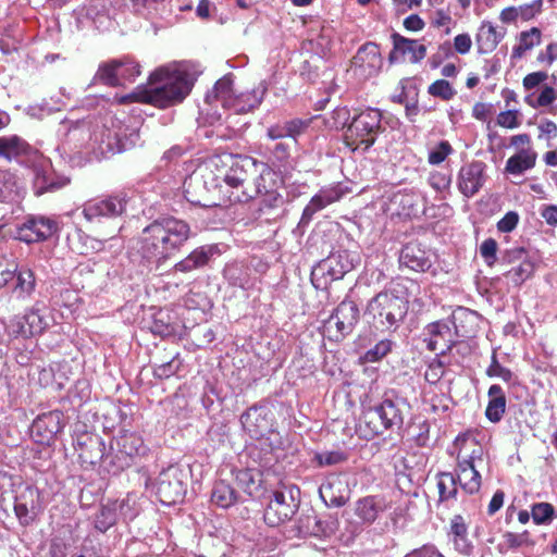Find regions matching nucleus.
<instances>
[{
	"label": "nucleus",
	"instance_id": "f257e3e1",
	"mask_svg": "<svg viewBox=\"0 0 557 557\" xmlns=\"http://www.w3.org/2000/svg\"><path fill=\"white\" fill-rule=\"evenodd\" d=\"M227 159L231 161L230 164L221 157H213L201 170L205 180L193 181L191 186L195 187L200 183L212 184L213 188L210 191L214 194V198L205 200L193 197V201L221 206L225 202H246L261 196L268 208H278L284 203V198L278 193L283 180L277 172L251 158Z\"/></svg>",
	"mask_w": 557,
	"mask_h": 557
},
{
	"label": "nucleus",
	"instance_id": "f03ea898",
	"mask_svg": "<svg viewBox=\"0 0 557 557\" xmlns=\"http://www.w3.org/2000/svg\"><path fill=\"white\" fill-rule=\"evenodd\" d=\"M190 75L176 66L156 70L147 86H139L133 92L117 98L120 103L144 102L158 108H168L182 102L193 87Z\"/></svg>",
	"mask_w": 557,
	"mask_h": 557
},
{
	"label": "nucleus",
	"instance_id": "7ed1b4c3",
	"mask_svg": "<svg viewBox=\"0 0 557 557\" xmlns=\"http://www.w3.org/2000/svg\"><path fill=\"white\" fill-rule=\"evenodd\" d=\"M189 225L180 219L162 218L144 228L141 253L158 263L172 257L189 238Z\"/></svg>",
	"mask_w": 557,
	"mask_h": 557
},
{
	"label": "nucleus",
	"instance_id": "20e7f679",
	"mask_svg": "<svg viewBox=\"0 0 557 557\" xmlns=\"http://www.w3.org/2000/svg\"><path fill=\"white\" fill-rule=\"evenodd\" d=\"M265 92L267 86L264 83H260L249 91L237 90L234 88L232 76L225 75L215 83L206 99L209 103L214 100L219 101L223 108L242 114L259 107Z\"/></svg>",
	"mask_w": 557,
	"mask_h": 557
},
{
	"label": "nucleus",
	"instance_id": "39448f33",
	"mask_svg": "<svg viewBox=\"0 0 557 557\" xmlns=\"http://www.w3.org/2000/svg\"><path fill=\"white\" fill-rule=\"evenodd\" d=\"M407 299L395 295L393 292H384L372 298L367 307L366 314L383 329L397 325L407 313Z\"/></svg>",
	"mask_w": 557,
	"mask_h": 557
},
{
	"label": "nucleus",
	"instance_id": "423d86ee",
	"mask_svg": "<svg viewBox=\"0 0 557 557\" xmlns=\"http://www.w3.org/2000/svg\"><path fill=\"white\" fill-rule=\"evenodd\" d=\"M381 117L376 109H368L356 115L345 131V144L352 150L370 148L381 129Z\"/></svg>",
	"mask_w": 557,
	"mask_h": 557
},
{
	"label": "nucleus",
	"instance_id": "0eeeda50",
	"mask_svg": "<svg viewBox=\"0 0 557 557\" xmlns=\"http://www.w3.org/2000/svg\"><path fill=\"white\" fill-rule=\"evenodd\" d=\"M359 320L358 306L351 300H343L325 323L329 336L335 339L349 334Z\"/></svg>",
	"mask_w": 557,
	"mask_h": 557
},
{
	"label": "nucleus",
	"instance_id": "6e6552de",
	"mask_svg": "<svg viewBox=\"0 0 557 557\" xmlns=\"http://www.w3.org/2000/svg\"><path fill=\"white\" fill-rule=\"evenodd\" d=\"M65 426L64 416L59 410H52L38 416L32 424L30 434L35 442L50 445Z\"/></svg>",
	"mask_w": 557,
	"mask_h": 557
},
{
	"label": "nucleus",
	"instance_id": "1a4fd4ad",
	"mask_svg": "<svg viewBox=\"0 0 557 557\" xmlns=\"http://www.w3.org/2000/svg\"><path fill=\"white\" fill-rule=\"evenodd\" d=\"M48 326V317L39 308L32 307L22 317L14 318L9 330L16 337L29 338L40 335Z\"/></svg>",
	"mask_w": 557,
	"mask_h": 557
},
{
	"label": "nucleus",
	"instance_id": "9d476101",
	"mask_svg": "<svg viewBox=\"0 0 557 557\" xmlns=\"http://www.w3.org/2000/svg\"><path fill=\"white\" fill-rule=\"evenodd\" d=\"M180 474L181 471L175 467H170L160 473L157 494L161 503L172 505L183 499L185 486L180 479Z\"/></svg>",
	"mask_w": 557,
	"mask_h": 557
},
{
	"label": "nucleus",
	"instance_id": "9b49d317",
	"mask_svg": "<svg viewBox=\"0 0 557 557\" xmlns=\"http://www.w3.org/2000/svg\"><path fill=\"white\" fill-rule=\"evenodd\" d=\"M383 65L379 46L368 42L359 48L352 60V67L357 75L368 78L376 75Z\"/></svg>",
	"mask_w": 557,
	"mask_h": 557
},
{
	"label": "nucleus",
	"instance_id": "f8f14e48",
	"mask_svg": "<svg viewBox=\"0 0 557 557\" xmlns=\"http://www.w3.org/2000/svg\"><path fill=\"white\" fill-rule=\"evenodd\" d=\"M455 446L458 448V465L486 467L484 447L473 434L467 433L458 436Z\"/></svg>",
	"mask_w": 557,
	"mask_h": 557
},
{
	"label": "nucleus",
	"instance_id": "ddd939ff",
	"mask_svg": "<svg viewBox=\"0 0 557 557\" xmlns=\"http://www.w3.org/2000/svg\"><path fill=\"white\" fill-rule=\"evenodd\" d=\"M296 511V505L292 496H286L283 492H274L265 512L264 521L270 527H277L289 520Z\"/></svg>",
	"mask_w": 557,
	"mask_h": 557
},
{
	"label": "nucleus",
	"instance_id": "4468645a",
	"mask_svg": "<svg viewBox=\"0 0 557 557\" xmlns=\"http://www.w3.org/2000/svg\"><path fill=\"white\" fill-rule=\"evenodd\" d=\"M54 221L47 218H32L17 228L16 238L25 243H36L51 237L57 232Z\"/></svg>",
	"mask_w": 557,
	"mask_h": 557
},
{
	"label": "nucleus",
	"instance_id": "2eb2a0df",
	"mask_svg": "<svg viewBox=\"0 0 557 557\" xmlns=\"http://www.w3.org/2000/svg\"><path fill=\"white\" fill-rule=\"evenodd\" d=\"M124 210L123 199L116 197L89 200L83 206V214L88 222H96L101 218L117 216Z\"/></svg>",
	"mask_w": 557,
	"mask_h": 557
},
{
	"label": "nucleus",
	"instance_id": "dca6fc26",
	"mask_svg": "<svg viewBox=\"0 0 557 557\" xmlns=\"http://www.w3.org/2000/svg\"><path fill=\"white\" fill-rule=\"evenodd\" d=\"M426 346L431 351L443 355L449 350L455 343V333L448 323L434 322L425 329Z\"/></svg>",
	"mask_w": 557,
	"mask_h": 557
},
{
	"label": "nucleus",
	"instance_id": "f3484780",
	"mask_svg": "<svg viewBox=\"0 0 557 557\" xmlns=\"http://www.w3.org/2000/svg\"><path fill=\"white\" fill-rule=\"evenodd\" d=\"M485 164L480 161L463 165L458 175V187L462 195L472 197L484 184Z\"/></svg>",
	"mask_w": 557,
	"mask_h": 557
},
{
	"label": "nucleus",
	"instance_id": "a211bd4d",
	"mask_svg": "<svg viewBox=\"0 0 557 557\" xmlns=\"http://www.w3.org/2000/svg\"><path fill=\"white\" fill-rule=\"evenodd\" d=\"M370 418V423L374 424V430L376 433H381L384 430H387L395 425H400L403 423V416L399 409L395 406L392 400H384L373 410L368 413Z\"/></svg>",
	"mask_w": 557,
	"mask_h": 557
},
{
	"label": "nucleus",
	"instance_id": "6ab92c4d",
	"mask_svg": "<svg viewBox=\"0 0 557 557\" xmlns=\"http://www.w3.org/2000/svg\"><path fill=\"white\" fill-rule=\"evenodd\" d=\"M39 492L26 486L15 498L14 510L23 524H28L39 511Z\"/></svg>",
	"mask_w": 557,
	"mask_h": 557
},
{
	"label": "nucleus",
	"instance_id": "aec40b11",
	"mask_svg": "<svg viewBox=\"0 0 557 557\" xmlns=\"http://www.w3.org/2000/svg\"><path fill=\"white\" fill-rule=\"evenodd\" d=\"M394 49L389 55L391 61L408 58L412 63L421 61L426 54L425 46L419 40L408 39L394 35Z\"/></svg>",
	"mask_w": 557,
	"mask_h": 557
},
{
	"label": "nucleus",
	"instance_id": "412c9836",
	"mask_svg": "<svg viewBox=\"0 0 557 557\" xmlns=\"http://www.w3.org/2000/svg\"><path fill=\"white\" fill-rule=\"evenodd\" d=\"M505 259L508 262H512L515 260H521L520 263L516 267H512L507 273L506 276L517 286L524 283L528 278H530L535 270L534 262L525 257V252L523 249H515L510 250L506 253Z\"/></svg>",
	"mask_w": 557,
	"mask_h": 557
},
{
	"label": "nucleus",
	"instance_id": "4be33fe9",
	"mask_svg": "<svg viewBox=\"0 0 557 557\" xmlns=\"http://www.w3.org/2000/svg\"><path fill=\"white\" fill-rule=\"evenodd\" d=\"M213 158H210L209 160H207L206 162H203L194 173L193 175L185 182V195H186V199L193 203V205H198V206H201V207H205V208H211L212 206H209V205H205V203H201V202H196V201H193L191 198L193 197H198L199 199H213L214 198V194L212 191H210V189L213 188L212 184L210 183H200V185L198 187H195V186H191L193 184V181L195 180H199V181H203V175L201 173V170L203 166H206Z\"/></svg>",
	"mask_w": 557,
	"mask_h": 557
},
{
	"label": "nucleus",
	"instance_id": "5701e85b",
	"mask_svg": "<svg viewBox=\"0 0 557 557\" xmlns=\"http://www.w3.org/2000/svg\"><path fill=\"white\" fill-rule=\"evenodd\" d=\"M400 262L417 272H425L432 265L431 255L414 244L405 246L400 255Z\"/></svg>",
	"mask_w": 557,
	"mask_h": 557
},
{
	"label": "nucleus",
	"instance_id": "b1692460",
	"mask_svg": "<svg viewBox=\"0 0 557 557\" xmlns=\"http://www.w3.org/2000/svg\"><path fill=\"white\" fill-rule=\"evenodd\" d=\"M386 509V504L382 497L367 496L360 498L355 504V515L363 523H372L379 515Z\"/></svg>",
	"mask_w": 557,
	"mask_h": 557
},
{
	"label": "nucleus",
	"instance_id": "393cba45",
	"mask_svg": "<svg viewBox=\"0 0 557 557\" xmlns=\"http://www.w3.org/2000/svg\"><path fill=\"white\" fill-rule=\"evenodd\" d=\"M30 146L16 135L0 137V158L8 161L17 160L30 152Z\"/></svg>",
	"mask_w": 557,
	"mask_h": 557
},
{
	"label": "nucleus",
	"instance_id": "a878e982",
	"mask_svg": "<svg viewBox=\"0 0 557 557\" xmlns=\"http://www.w3.org/2000/svg\"><path fill=\"white\" fill-rule=\"evenodd\" d=\"M354 268L355 264L346 251L331 255L320 265L321 270L327 271L329 275L331 276V280L342 278L347 272L351 271Z\"/></svg>",
	"mask_w": 557,
	"mask_h": 557
},
{
	"label": "nucleus",
	"instance_id": "bb28decb",
	"mask_svg": "<svg viewBox=\"0 0 557 557\" xmlns=\"http://www.w3.org/2000/svg\"><path fill=\"white\" fill-rule=\"evenodd\" d=\"M537 154L532 147L521 148L506 162V172L512 175H520L535 165Z\"/></svg>",
	"mask_w": 557,
	"mask_h": 557
},
{
	"label": "nucleus",
	"instance_id": "cd10ccee",
	"mask_svg": "<svg viewBox=\"0 0 557 557\" xmlns=\"http://www.w3.org/2000/svg\"><path fill=\"white\" fill-rule=\"evenodd\" d=\"M488 403L485 409L486 418L497 423L502 420L506 410V396L503 388L499 385H492L487 392Z\"/></svg>",
	"mask_w": 557,
	"mask_h": 557
},
{
	"label": "nucleus",
	"instance_id": "c85d7f7f",
	"mask_svg": "<svg viewBox=\"0 0 557 557\" xmlns=\"http://www.w3.org/2000/svg\"><path fill=\"white\" fill-rule=\"evenodd\" d=\"M341 194L336 188H326L313 196L302 212V221H309L312 215L325 208L327 205L337 201Z\"/></svg>",
	"mask_w": 557,
	"mask_h": 557
},
{
	"label": "nucleus",
	"instance_id": "c756f323",
	"mask_svg": "<svg viewBox=\"0 0 557 557\" xmlns=\"http://www.w3.org/2000/svg\"><path fill=\"white\" fill-rule=\"evenodd\" d=\"M485 467L473 465H458V481L460 486L469 494L476 493L481 487V471Z\"/></svg>",
	"mask_w": 557,
	"mask_h": 557
},
{
	"label": "nucleus",
	"instance_id": "7c9ffc66",
	"mask_svg": "<svg viewBox=\"0 0 557 557\" xmlns=\"http://www.w3.org/2000/svg\"><path fill=\"white\" fill-rule=\"evenodd\" d=\"M503 35L490 22H483L476 34V44L481 53L492 52L499 44Z\"/></svg>",
	"mask_w": 557,
	"mask_h": 557
},
{
	"label": "nucleus",
	"instance_id": "2f4dec72",
	"mask_svg": "<svg viewBox=\"0 0 557 557\" xmlns=\"http://www.w3.org/2000/svg\"><path fill=\"white\" fill-rule=\"evenodd\" d=\"M16 283L13 293L18 299L29 298L36 288V278L34 272L28 268H23L15 273Z\"/></svg>",
	"mask_w": 557,
	"mask_h": 557
},
{
	"label": "nucleus",
	"instance_id": "473e14b6",
	"mask_svg": "<svg viewBox=\"0 0 557 557\" xmlns=\"http://www.w3.org/2000/svg\"><path fill=\"white\" fill-rule=\"evenodd\" d=\"M451 541L455 548L460 553H468L470 544L468 541V528L461 516H455L450 521Z\"/></svg>",
	"mask_w": 557,
	"mask_h": 557
},
{
	"label": "nucleus",
	"instance_id": "72a5a7b5",
	"mask_svg": "<svg viewBox=\"0 0 557 557\" xmlns=\"http://www.w3.org/2000/svg\"><path fill=\"white\" fill-rule=\"evenodd\" d=\"M542 33L537 27L522 32L518 45L512 50V58L520 59L524 53L541 44Z\"/></svg>",
	"mask_w": 557,
	"mask_h": 557
},
{
	"label": "nucleus",
	"instance_id": "f704fd0d",
	"mask_svg": "<svg viewBox=\"0 0 557 557\" xmlns=\"http://www.w3.org/2000/svg\"><path fill=\"white\" fill-rule=\"evenodd\" d=\"M211 500L221 508H228L236 503L237 495L228 483L220 481L213 487Z\"/></svg>",
	"mask_w": 557,
	"mask_h": 557
},
{
	"label": "nucleus",
	"instance_id": "c9c22d12",
	"mask_svg": "<svg viewBox=\"0 0 557 557\" xmlns=\"http://www.w3.org/2000/svg\"><path fill=\"white\" fill-rule=\"evenodd\" d=\"M104 446L99 437H89L81 448L79 458L88 465H96L103 456Z\"/></svg>",
	"mask_w": 557,
	"mask_h": 557
},
{
	"label": "nucleus",
	"instance_id": "e433bc0d",
	"mask_svg": "<svg viewBox=\"0 0 557 557\" xmlns=\"http://www.w3.org/2000/svg\"><path fill=\"white\" fill-rule=\"evenodd\" d=\"M119 518L120 515L116 511V504L108 502L101 507L99 513L96 516L95 525L98 530L104 532L112 527Z\"/></svg>",
	"mask_w": 557,
	"mask_h": 557
},
{
	"label": "nucleus",
	"instance_id": "4c0bfd02",
	"mask_svg": "<svg viewBox=\"0 0 557 557\" xmlns=\"http://www.w3.org/2000/svg\"><path fill=\"white\" fill-rule=\"evenodd\" d=\"M122 65L117 60L102 63L97 71V78L110 86L120 85L119 70Z\"/></svg>",
	"mask_w": 557,
	"mask_h": 557
},
{
	"label": "nucleus",
	"instance_id": "58836bf2",
	"mask_svg": "<svg viewBox=\"0 0 557 557\" xmlns=\"http://www.w3.org/2000/svg\"><path fill=\"white\" fill-rule=\"evenodd\" d=\"M437 491L441 500H448L455 497L457 484L455 476L449 472L437 475Z\"/></svg>",
	"mask_w": 557,
	"mask_h": 557
},
{
	"label": "nucleus",
	"instance_id": "ea45409f",
	"mask_svg": "<svg viewBox=\"0 0 557 557\" xmlns=\"http://www.w3.org/2000/svg\"><path fill=\"white\" fill-rule=\"evenodd\" d=\"M170 315L166 311L160 310L158 311L154 317L153 321L150 325V330L153 334L160 335V336H166L173 333L174 327L171 324Z\"/></svg>",
	"mask_w": 557,
	"mask_h": 557
},
{
	"label": "nucleus",
	"instance_id": "a19ab883",
	"mask_svg": "<svg viewBox=\"0 0 557 557\" xmlns=\"http://www.w3.org/2000/svg\"><path fill=\"white\" fill-rule=\"evenodd\" d=\"M453 152L451 145L447 140H442L429 151L428 162L432 165H440Z\"/></svg>",
	"mask_w": 557,
	"mask_h": 557
},
{
	"label": "nucleus",
	"instance_id": "79ce46f5",
	"mask_svg": "<svg viewBox=\"0 0 557 557\" xmlns=\"http://www.w3.org/2000/svg\"><path fill=\"white\" fill-rule=\"evenodd\" d=\"M393 343L388 339L380 341L373 348L369 349L363 356V362H376L384 358L392 350Z\"/></svg>",
	"mask_w": 557,
	"mask_h": 557
},
{
	"label": "nucleus",
	"instance_id": "37998d69",
	"mask_svg": "<svg viewBox=\"0 0 557 557\" xmlns=\"http://www.w3.org/2000/svg\"><path fill=\"white\" fill-rule=\"evenodd\" d=\"M120 445L122 450L128 456L139 455L144 450L143 440L133 433L123 435Z\"/></svg>",
	"mask_w": 557,
	"mask_h": 557
},
{
	"label": "nucleus",
	"instance_id": "c03bdc74",
	"mask_svg": "<svg viewBox=\"0 0 557 557\" xmlns=\"http://www.w3.org/2000/svg\"><path fill=\"white\" fill-rule=\"evenodd\" d=\"M117 61L122 65L119 70L120 85L123 81L133 82L140 74V66L134 60L125 58Z\"/></svg>",
	"mask_w": 557,
	"mask_h": 557
},
{
	"label": "nucleus",
	"instance_id": "a18cd8bd",
	"mask_svg": "<svg viewBox=\"0 0 557 557\" xmlns=\"http://www.w3.org/2000/svg\"><path fill=\"white\" fill-rule=\"evenodd\" d=\"M429 94L443 100H449L455 96V90L449 82L437 79L429 86Z\"/></svg>",
	"mask_w": 557,
	"mask_h": 557
},
{
	"label": "nucleus",
	"instance_id": "49530a36",
	"mask_svg": "<svg viewBox=\"0 0 557 557\" xmlns=\"http://www.w3.org/2000/svg\"><path fill=\"white\" fill-rule=\"evenodd\" d=\"M235 479L238 485L249 495H252L258 488V483L256 482L251 470H238L235 474Z\"/></svg>",
	"mask_w": 557,
	"mask_h": 557
},
{
	"label": "nucleus",
	"instance_id": "de8ad7c7",
	"mask_svg": "<svg viewBox=\"0 0 557 557\" xmlns=\"http://www.w3.org/2000/svg\"><path fill=\"white\" fill-rule=\"evenodd\" d=\"M553 516L554 507L548 503H539L532 507V518L536 524L549 522Z\"/></svg>",
	"mask_w": 557,
	"mask_h": 557
},
{
	"label": "nucleus",
	"instance_id": "09e8293b",
	"mask_svg": "<svg viewBox=\"0 0 557 557\" xmlns=\"http://www.w3.org/2000/svg\"><path fill=\"white\" fill-rule=\"evenodd\" d=\"M15 181L12 174L0 172V201L11 200L15 193Z\"/></svg>",
	"mask_w": 557,
	"mask_h": 557
},
{
	"label": "nucleus",
	"instance_id": "8fccbe9b",
	"mask_svg": "<svg viewBox=\"0 0 557 557\" xmlns=\"http://www.w3.org/2000/svg\"><path fill=\"white\" fill-rule=\"evenodd\" d=\"M486 374L490 377H499L505 382H510L513 377L512 372L497 361L496 354L492 356V362L486 370Z\"/></svg>",
	"mask_w": 557,
	"mask_h": 557
},
{
	"label": "nucleus",
	"instance_id": "3c124183",
	"mask_svg": "<svg viewBox=\"0 0 557 557\" xmlns=\"http://www.w3.org/2000/svg\"><path fill=\"white\" fill-rule=\"evenodd\" d=\"M445 374V366L438 359H433L429 364L424 373L426 382L430 384H436Z\"/></svg>",
	"mask_w": 557,
	"mask_h": 557
},
{
	"label": "nucleus",
	"instance_id": "603ef678",
	"mask_svg": "<svg viewBox=\"0 0 557 557\" xmlns=\"http://www.w3.org/2000/svg\"><path fill=\"white\" fill-rule=\"evenodd\" d=\"M17 271V264L9 261L5 257H0V288L5 286Z\"/></svg>",
	"mask_w": 557,
	"mask_h": 557
},
{
	"label": "nucleus",
	"instance_id": "864d4df0",
	"mask_svg": "<svg viewBox=\"0 0 557 557\" xmlns=\"http://www.w3.org/2000/svg\"><path fill=\"white\" fill-rule=\"evenodd\" d=\"M504 543L508 548H519L532 545L527 532L512 533L507 532L504 534Z\"/></svg>",
	"mask_w": 557,
	"mask_h": 557
},
{
	"label": "nucleus",
	"instance_id": "5fc2aeb1",
	"mask_svg": "<svg viewBox=\"0 0 557 557\" xmlns=\"http://www.w3.org/2000/svg\"><path fill=\"white\" fill-rule=\"evenodd\" d=\"M497 243L493 238L485 239L480 246V253L486 264L492 267L496 261Z\"/></svg>",
	"mask_w": 557,
	"mask_h": 557
},
{
	"label": "nucleus",
	"instance_id": "6e6d98bb",
	"mask_svg": "<svg viewBox=\"0 0 557 557\" xmlns=\"http://www.w3.org/2000/svg\"><path fill=\"white\" fill-rule=\"evenodd\" d=\"M543 0H533L529 4L520 5L519 9V18L523 21H530L534 18L537 14L542 12Z\"/></svg>",
	"mask_w": 557,
	"mask_h": 557
},
{
	"label": "nucleus",
	"instance_id": "4d7b16f0",
	"mask_svg": "<svg viewBox=\"0 0 557 557\" xmlns=\"http://www.w3.org/2000/svg\"><path fill=\"white\" fill-rule=\"evenodd\" d=\"M113 504H116V511L120 517L123 518H133L135 516L134 506L135 498L131 495H127L125 498L121 500H113Z\"/></svg>",
	"mask_w": 557,
	"mask_h": 557
},
{
	"label": "nucleus",
	"instance_id": "13d9d810",
	"mask_svg": "<svg viewBox=\"0 0 557 557\" xmlns=\"http://www.w3.org/2000/svg\"><path fill=\"white\" fill-rule=\"evenodd\" d=\"M315 459L320 466H333L346 460V456L342 451H324L318 454Z\"/></svg>",
	"mask_w": 557,
	"mask_h": 557
},
{
	"label": "nucleus",
	"instance_id": "bf43d9fd",
	"mask_svg": "<svg viewBox=\"0 0 557 557\" xmlns=\"http://www.w3.org/2000/svg\"><path fill=\"white\" fill-rule=\"evenodd\" d=\"M497 124L505 128H516L519 126L517 111H504L497 116Z\"/></svg>",
	"mask_w": 557,
	"mask_h": 557
},
{
	"label": "nucleus",
	"instance_id": "052dcab7",
	"mask_svg": "<svg viewBox=\"0 0 557 557\" xmlns=\"http://www.w3.org/2000/svg\"><path fill=\"white\" fill-rule=\"evenodd\" d=\"M519 216L516 212H508L497 223V228L500 232L509 233L511 232L518 224Z\"/></svg>",
	"mask_w": 557,
	"mask_h": 557
},
{
	"label": "nucleus",
	"instance_id": "680f3d73",
	"mask_svg": "<svg viewBox=\"0 0 557 557\" xmlns=\"http://www.w3.org/2000/svg\"><path fill=\"white\" fill-rule=\"evenodd\" d=\"M472 40L468 34H459L454 39V48L457 52L466 54L470 51Z\"/></svg>",
	"mask_w": 557,
	"mask_h": 557
},
{
	"label": "nucleus",
	"instance_id": "e2e57ef3",
	"mask_svg": "<svg viewBox=\"0 0 557 557\" xmlns=\"http://www.w3.org/2000/svg\"><path fill=\"white\" fill-rule=\"evenodd\" d=\"M557 98V92L553 87L545 86L537 97V106L546 107L552 104Z\"/></svg>",
	"mask_w": 557,
	"mask_h": 557
},
{
	"label": "nucleus",
	"instance_id": "0e129e2a",
	"mask_svg": "<svg viewBox=\"0 0 557 557\" xmlns=\"http://www.w3.org/2000/svg\"><path fill=\"white\" fill-rule=\"evenodd\" d=\"M546 78L547 74L544 72L530 73L523 78V86L525 89H532L543 83Z\"/></svg>",
	"mask_w": 557,
	"mask_h": 557
},
{
	"label": "nucleus",
	"instance_id": "69168bd1",
	"mask_svg": "<svg viewBox=\"0 0 557 557\" xmlns=\"http://www.w3.org/2000/svg\"><path fill=\"white\" fill-rule=\"evenodd\" d=\"M189 259L197 268L203 267L209 261V252L205 248L195 249L193 252L188 255Z\"/></svg>",
	"mask_w": 557,
	"mask_h": 557
},
{
	"label": "nucleus",
	"instance_id": "338daca9",
	"mask_svg": "<svg viewBox=\"0 0 557 557\" xmlns=\"http://www.w3.org/2000/svg\"><path fill=\"white\" fill-rule=\"evenodd\" d=\"M405 557H444L434 546H423L407 554Z\"/></svg>",
	"mask_w": 557,
	"mask_h": 557
},
{
	"label": "nucleus",
	"instance_id": "774afa93",
	"mask_svg": "<svg viewBox=\"0 0 557 557\" xmlns=\"http://www.w3.org/2000/svg\"><path fill=\"white\" fill-rule=\"evenodd\" d=\"M541 215L548 225L557 226V206H544L541 210Z\"/></svg>",
	"mask_w": 557,
	"mask_h": 557
}]
</instances>
